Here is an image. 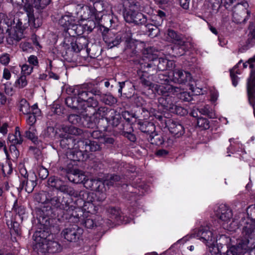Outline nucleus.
Segmentation results:
<instances>
[{
    "label": "nucleus",
    "instance_id": "1",
    "mask_svg": "<svg viewBox=\"0 0 255 255\" xmlns=\"http://www.w3.org/2000/svg\"><path fill=\"white\" fill-rule=\"evenodd\" d=\"M216 216L220 220L224 228L230 231H235L238 228V222L233 218L231 209L225 204H221L214 209Z\"/></svg>",
    "mask_w": 255,
    "mask_h": 255
},
{
    "label": "nucleus",
    "instance_id": "2",
    "mask_svg": "<svg viewBox=\"0 0 255 255\" xmlns=\"http://www.w3.org/2000/svg\"><path fill=\"white\" fill-rule=\"evenodd\" d=\"M125 13L124 18L128 23H134L136 24H143L146 22L144 15L139 12V5L131 0H127L124 2Z\"/></svg>",
    "mask_w": 255,
    "mask_h": 255
},
{
    "label": "nucleus",
    "instance_id": "3",
    "mask_svg": "<svg viewBox=\"0 0 255 255\" xmlns=\"http://www.w3.org/2000/svg\"><path fill=\"white\" fill-rule=\"evenodd\" d=\"M103 5V1H98L94 3V8H93L78 1H72L69 6V9L72 11L70 13L71 14H80V16L85 19L89 18L92 16L94 13L95 11L97 12L102 11L104 9Z\"/></svg>",
    "mask_w": 255,
    "mask_h": 255
},
{
    "label": "nucleus",
    "instance_id": "4",
    "mask_svg": "<svg viewBox=\"0 0 255 255\" xmlns=\"http://www.w3.org/2000/svg\"><path fill=\"white\" fill-rule=\"evenodd\" d=\"M166 38L174 45L173 50L177 56H181L188 50L190 43L186 40L181 34H178L172 29H169Z\"/></svg>",
    "mask_w": 255,
    "mask_h": 255
},
{
    "label": "nucleus",
    "instance_id": "5",
    "mask_svg": "<svg viewBox=\"0 0 255 255\" xmlns=\"http://www.w3.org/2000/svg\"><path fill=\"white\" fill-rule=\"evenodd\" d=\"M247 213L249 218H245V214L240 215L242 220L240 222V225L243 226L244 237L250 239L253 235L255 236V205L249 206L247 210Z\"/></svg>",
    "mask_w": 255,
    "mask_h": 255
},
{
    "label": "nucleus",
    "instance_id": "6",
    "mask_svg": "<svg viewBox=\"0 0 255 255\" xmlns=\"http://www.w3.org/2000/svg\"><path fill=\"white\" fill-rule=\"evenodd\" d=\"M255 249V236L253 235L250 239L244 238L238 242L236 246L232 247L224 255H239Z\"/></svg>",
    "mask_w": 255,
    "mask_h": 255
},
{
    "label": "nucleus",
    "instance_id": "7",
    "mask_svg": "<svg viewBox=\"0 0 255 255\" xmlns=\"http://www.w3.org/2000/svg\"><path fill=\"white\" fill-rule=\"evenodd\" d=\"M44 232H37L33 236V246L35 249L42 253L48 251L52 247L57 246V243L50 240V236H45Z\"/></svg>",
    "mask_w": 255,
    "mask_h": 255
},
{
    "label": "nucleus",
    "instance_id": "8",
    "mask_svg": "<svg viewBox=\"0 0 255 255\" xmlns=\"http://www.w3.org/2000/svg\"><path fill=\"white\" fill-rule=\"evenodd\" d=\"M77 196L73 197L79 198L84 202L83 209V211L84 212L83 213L82 215L83 219H81V220H84V214L85 212L88 214H95L96 212L95 206L93 203V202H95L94 194L93 193H89V192L85 190H77Z\"/></svg>",
    "mask_w": 255,
    "mask_h": 255
},
{
    "label": "nucleus",
    "instance_id": "9",
    "mask_svg": "<svg viewBox=\"0 0 255 255\" xmlns=\"http://www.w3.org/2000/svg\"><path fill=\"white\" fill-rule=\"evenodd\" d=\"M139 68L142 73L141 74H139L140 83L144 87L149 90L155 89L157 84L153 83V74L155 72L150 71L151 69L145 65L142 60L139 61Z\"/></svg>",
    "mask_w": 255,
    "mask_h": 255
},
{
    "label": "nucleus",
    "instance_id": "10",
    "mask_svg": "<svg viewBox=\"0 0 255 255\" xmlns=\"http://www.w3.org/2000/svg\"><path fill=\"white\" fill-rule=\"evenodd\" d=\"M47 184L52 188L71 197L77 196V190H75L73 187L65 184L64 181L57 177L53 176L49 178Z\"/></svg>",
    "mask_w": 255,
    "mask_h": 255
},
{
    "label": "nucleus",
    "instance_id": "11",
    "mask_svg": "<svg viewBox=\"0 0 255 255\" xmlns=\"http://www.w3.org/2000/svg\"><path fill=\"white\" fill-rule=\"evenodd\" d=\"M249 4L246 1L238 3L234 7L233 12L234 21L241 23L246 21L249 16Z\"/></svg>",
    "mask_w": 255,
    "mask_h": 255
},
{
    "label": "nucleus",
    "instance_id": "12",
    "mask_svg": "<svg viewBox=\"0 0 255 255\" xmlns=\"http://www.w3.org/2000/svg\"><path fill=\"white\" fill-rule=\"evenodd\" d=\"M159 104L164 110L176 113L177 114L184 115L186 111L182 107L174 105L173 98L171 95H167L158 98Z\"/></svg>",
    "mask_w": 255,
    "mask_h": 255
},
{
    "label": "nucleus",
    "instance_id": "13",
    "mask_svg": "<svg viewBox=\"0 0 255 255\" xmlns=\"http://www.w3.org/2000/svg\"><path fill=\"white\" fill-rule=\"evenodd\" d=\"M94 115L98 118H105L108 122H112L114 125L117 126L119 123V115L116 114L114 110H109L105 107L99 108L94 113Z\"/></svg>",
    "mask_w": 255,
    "mask_h": 255
},
{
    "label": "nucleus",
    "instance_id": "14",
    "mask_svg": "<svg viewBox=\"0 0 255 255\" xmlns=\"http://www.w3.org/2000/svg\"><path fill=\"white\" fill-rule=\"evenodd\" d=\"M197 236L209 247L214 246L217 242L216 237L209 227L201 228L197 233Z\"/></svg>",
    "mask_w": 255,
    "mask_h": 255
},
{
    "label": "nucleus",
    "instance_id": "15",
    "mask_svg": "<svg viewBox=\"0 0 255 255\" xmlns=\"http://www.w3.org/2000/svg\"><path fill=\"white\" fill-rule=\"evenodd\" d=\"M90 181L92 182L91 188L92 190H96L95 193H92L94 194L95 201L96 200L100 202L104 201L106 198V189L105 188L104 183L100 180L96 179L91 180Z\"/></svg>",
    "mask_w": 255,
    "mask_h": 255
},
{
    "label": "nucleus",
    "instance_id": "16",
    "mask_svg": "<svg viewBox=\"0 0 255 255\" xmlns=\"http://www.w3.org/2000/svg\"><path fill=\"white\" fill-rule=\"evenodd\" d=\"M77 147L80 152L88 153L99 150L100 145L96 141L88 139H80L77 142Z\"/></svg>",
    "mask_w": 255,
    "mask_h": 255
},
{
    "label": "nucleus",
    "instance_id": "17",
    "mask_svg": "<svg viewBox=\"0 0 255 255\" xmlns=\"http://www.w3.org/2000/svg\"><path fill=\"white\" fill-rule=\"evenodd\" d=\"M170 62L162 58H155L148 62H144L147 67L150 68V71L156 72L157 70L163 71L167 68V65Z\"/></svg>",
    "mask_w": 255,
    "mask_h": 255
},
{
    "label": "nucleus",
    "instance_id": "18",
    "mask_svg": "<svg viewBox=\"0 0 255 255\" xmlns=\"http://www.w3.org/2000/svg\"><path fill=\"white\" fill-rule=\"evenodd\" d=\"M169 132L176 138H179L185 133V129L183 126L178 122L173 120H168L166 122Z\"/></svg>",
    "mask_w": 255,
    "mask_h": 255
},
{
    "label": "nucleus",
    "instance_id": "19",
    "mask_svg": "<svg viewBox=\"0 0 255 255\" xmlns=\"http://www.w3.org/2000/svg\"><path fill=\"white\" fill-rule=\"evenodd\" d=\"M37 177L34 173L24 177L20 181V187L21 189L24 188L25 190L28 193H31L33 190L34 187L37 184Z\"/></svg>",
    "mask_w": 255,
    "mask_h": 255
},
{
    "label": "nucleus",
    "instance_id": "20",
    "mask_svg": "<svg viewBox=\"0 0 255 255\" xmlns=\"http://www.w3.org/2000/svg\"><path fill=\"white\" fill-rule=\"evenodd\" d=\"M27 0L28 1V2L25 4L24 9L27 13L29 25L32 26L34 28L38 27L41 25V22L40 19L38 18H35L34 16L33 7L34 6L33 4V0H31V3H30L29 0Z\"/></svg>",
    "mask_w": 255,
    "mask_h": 255
},
{
    "label": "nucleus",
    "instance_id": "21",
    "mask_svg": "<svg viewBox=\"0 0 255 255\" xmlns=\"http://www.w3.org/2000/svg\"><path fill=\"white\" fill-rule=\"evenodd\" d=\"M104 40L108 47L112 48L119 45L121 42L122 33L115 34L111 31H109L107 34L104 36Z\"/></svg>",
    "mask_w": 255,
    "mask_h": 255
},
{
    "label": "nucleus",
    "instance_id": "22",
    "mask_svg": "<svg viewBox=\"0 0 255 255\" xmlns=\"http://www.w3.org/2000/svg\"><path fill=\"white\" fill-rule=\"evenodd\" d=\"M191 79V74L188 72L181 69H175L173 72V81L174 82L185 84Z\"/></svg>",
    "mask_w": 255,
    "mask_h": 255
},
{
    "label": "nucleus",
    "instance_id": "23",
    "mask_svg": "<svg viewBox=\"0 0 255 255\" xmlns=\"http://www.w3.org/2000/svg\"><path fill=\"white\" fill-rule=\"evenodd\" d=\"M80 229L77 227L67 228L63 230L62 234L68 242H76L80 237Z\"/></svg>",
    "mask_w": 255,
    "mask_h": 255
},
{
    "label": "nucleus",
    "instance_id": "24",
    "mask_svg": "<svg viewBox=\"0 0 255 255\" xmlns=\"http://www.w3.org/2000/svg\"><path fill=\"white\" fill-rule=\"evenodd\" d=\"M155 90L158 93L161 94L162 96H166L167 95H171L179 92V88L174 87L168 84L161 83L159 85H156L155 87Z\"/></svg>",
    "mask_w": 255,
    "mask_h": 255
},
{
    "label": "nucleus",
    "instance_id": "25",
    "mask_svg": "<svg viewBox=\"0 0 255 255\" xmlns=\"http://www.w3.org/2000/svg\"><path fill=\"white\" fill-rule=\"evenodd\" d=\"M68 178L69 181L75 183H80L85 180V175L82 171L77 169H68Z\"/></svg>",
    "mask_w": 255,
    "mask_h": 255
},
{
    "label": "nucleus",
    "instance_id": "26",
    "mask_svg": "<svg viewBox=\"0 0 255 255\" xmlns=\"http://www.w3.org/2000/svg\"><path fill=\"white\" fill-rule=\"evenodd\" d=\"M76 19L70 13L62 16L59 20V24L64 28H68L70 26L73 27L77 25Z\"/></svg>",
    "mask_w": 255,
    "mask_h": 255
},
{
    "label": "nucleus",
    "instance_id": "27",
    "mask_svg": "<svg viewBox=\"0 0 255 255\" xmlns=\"http://www.w3.org/2000/svg\"><path fill=\"white\" fill-rule=\"evenodd\" d=\"M40 110L38 108L37 105L34 104L32 106V112L27 115L26 119V124L29 126V127H34V125L36 122V116L40 115Z\"/></svg>",
    "mask_w": 255,
    "mask_h": 255
},
{
    "label": "nucleus",
    "instance_id": "28",
    "mask_svg": "<svg viewBox=\"0 0 255 255\" xmlns=\"http://www.w3.org/2000/svg\"><path fill=\"white\" fill-rule=\"evenodd\" d=\"M74 96H78V101L87 102L90 98L89 92L84 90L82 88L77 87L72 91Z\"/></svg>",
    "mask_w": 255,
    "mask_h": 255
},
{
    "label": "nucleus",
    "instance_id": "29",
    "mask_svg": "<svg viewBox=\"0 0 255 255\" xmlns=\"http://www.w3.org/2000/svg\"><path fill=\"white\" fill-rule=\"evenodd\" d=\"M8 139L12 143V146L11 147L14 149H16L14 145L20 144L22 143L23 141L22 137L18 127L15 128L14 134H9L8 135Z\"/></svg>",
    "mask_w": 255,
    "mask_h": 255
},
{
    "label": "nucleus",
    "instance_id": "30",
    "mask_svg": "<svg viewBox=\"0 0 255 255\" xmlns=\"http://www.w3.org/2000/svg\"><path fill=\"white\" fill-rule=\"evenodd\" d=\"M85 40L83 39H78L76 40L75 42H71V46L72 50L75 52H79L81 50H85L86 47V44L83 43L82 44L81 41ZM87 51V49H86Z\"/></svg>",
    "mask_w": 255,
    "mask_h": 255
},
{
    "label": "nucleus",
    "instance_id": "31",
    "mask_svg": "<svg viewBox=\"0 0 255 255\" xmlns=\"http://www.w3.org/2000/svg\"><path fill=\"white\" fill-rule=\"evenodd\" d=\"M25 136L35 143L38 140L37 132L35 127H31L25 132Z\"/></svg>",
    "mask_w": 255,
    "mask_h": 255
},
{
    "label": "nucleus",
    "instance_id": "32",
    "mask_svg": "<svg viewBox=\"0 0 255 255\" xmlns=\"http://www.w3.org/2000/svg\"><path fill=\"white\" fill-rule=\"evenodd\" d=\"M19 109L20 111L24 115L29 114L32 112V107H30L28 102L23 99L19 102Z\"/></svg>",
    "mask_w": 255,
    "mask_h": 255
},
{
    "label": "nucleus",
    "instance_id": "33",
    "mask_svg": "<svg viewBox=\"0 0 255 255\" xmlns=\"http://www.w3.org/2000/svg\"><path fill=\"white\" fill-rule=\"evenodd\" d=\"M139 129L143 132L151 134L155 130V126L153 123L146 122L140 124Z\"/></svg>",
    "mask_w": 255,
    "mask_h": 255
},
{
    "label": "nucleus",
    "instance_id": "34",
    "mask_svg": "<svg viewBox=\"0 0 255 255\" xmlns=\"http://www.w3.org/2000/svg\"><path fill=\"white\" fill-rule=\"evenodd\" d=\"M100 100L106 105L112 106L117 102V100L110 94H103Z\"/></svg>",
    "mask_w": 255,
    "mask_h": 255
},
{
    "label": "nucleus",
    "instance_id": "35",
    "mask_svg": "<svg viewBox=\"0 0 255 255\" xmlns=\"http://www.w3.org/2000/svg\"><path fill=\"white\" fill-rule=\"evenodd\" d=\"M28 84L26 76L25 75H21L14 82L15 87L18 89H22L25 87Z\"/></svg>",
    "mask_w": 255,
    "mask_h": 255
},
{
    "label": "nucleus",
    "instance_id": "36",
    "mask_svg": "<svg viewBox=\"0 0 255 255\" xmlns=\"http://www.w3.org/2000/svg\"><path fill=\"white\" fill-rule=\"evenodd\" d=\"M122 33V39L125 40L126 42H129L131 39L132 33L129 27H125L123 30L118 33Z\"/></svg>",
    "mask_w": 255,
    "mask_h": 255
},
{
    "label": "nucleus",
    "instance_id": "37",
    "mask_svg": "<svg viewBox=\"0 0 255 255\" xmlns=\"http://www.w3.org/2000/svg\"><path fill=\"white\" fill-rule=\"evenodd\" d=\"M197 124L199 128L203 129H208L210 127L208 120L203 118H199Z\"/></svg>",
    "mask_w": 255,
    "mask_h": 255
},
{
    "label": "nucleus",
    "instance_id": "38",
    "mask_svg": "<svg viewBox=\"0 0 255 255\" xmlns=\"http://www.w3.org/2000/svg\"><path fill=\"white\" fill-rule=\"evenodd\" d=\"M241 62V61H240L233 69L230 70V75L232 80V83L234 86H236L238 84L237 76L235 74V73L239 74L236 69L238 67V66Z\"/></svg>",
    "mask_w": 255,
    "mask_h": 255
},
{
    "label": "nucleus",
    "instance_id": "39",
    "mask_svg": "<svg viewBox=\"0 0 255 255\" xmlns=\"http://www.w3.org/2000/svg\"><path fill=\"white\" fill-rule=\"evenodd\" d=\"M21 74L25 75V76L31 74L33 70V67L26 64H23L21 66Z\"/></svg>",
    "mask_w": 255,
    "mask_h": 255
},
{
    "label": "nucleus",
    "instance_id": "40",
    "mask_svg": "<svg viewBox=\"0 0 255 255\" xmlns=\"http://www.w3.org/2000/svg\"><path fill=\"white\" fill-rule=\"evenodd\" d=\"M68 121L73 125L79 124L81 121V117L77 115L71 114L68 117Z\"/></svg>",
    "mask_w": 255,
    "mask_h": 255
},
{
    "label": "nucleus",
    "instance_id": "41",
    "mask_svg": "<svg viewBox=\"0 0 255 255\" xmlns=\"http://www.w3.org/2000/svg\"><path fill=\"white\" fill-rule=\"evenodd\" d=\"M120 177L117 175H114L110 177V180H106L103 183L104 185H106L108 186L113 185L115 182H117L120 180Z\"/></svg>",
    "mask_w": 255,
    "mask_h": 255
},
{
    "label": "nucleus",
    "instance_id": "42",
    "mask_svg": "<svg viewBox=\"0 0 255 255\" xmlns=\"http://www.w3.org/2000/svg\"><path fill=\"white\" fill-rule=\"evenodd\" d=\"M146 27L148 29V31L149 32V35L150 36L154 37L158 34V30L156 26L151 24H148L146 25Z\"/></svg>",
    "mask_w": 255,
    "mask_h": 255
},
{
    "label": "nucleus",
    "instance_id": "43",
    "mask_svg": "<svg viewBox=\"0 0 255 255\" xmlns=\"http://www.w3.org/2000/svg\"><path fill=\"white\" fill-rule=\"evenodd\" d=\"M165 16V13L161 11L158 10L157 12V14L155 16V20L157 21V24L158 25H160L163 21V19Z\"/></svg>",
    "mask_w": 255,
    "mask_h": 255
},
{
    "label": "nucleus",
    "instance_id": "44",
    "mask_svg": "<svg viewBox=\"0 0 255 255\" xmlns=\"http://www.w3.org/2000/svg\"><path fill=\"white\" fill-rule=\"evenodd\" d=\"M198 110L201 114L206 115L210 118L212 117V113L211 112V109L209 106L206 105L204 107L199 109Z\"/></svg>",
    "mask_w": 255,
    "mask_h": 255
},
{
    "label": "nucleus",
    "instance_id": "45",
    "mask_svg": "<svg viewBox=\"0 0 255 255\" xmlns=\"http://www.w3.org/2000/svg\"><path fill=\"white\" fill-rule=\"evenodd\" d=\"M10 60V56L7 53H4L0 56V63L4 66H7Z\"/></svg>",
    "mask_w": 255,
    "mask_h": 255
},
{
    "label": "nucleus",
    "instance_id": "46",
    "mask_svg": "<svg viewBox=\"0 0 255 255\" xmlns=\"http://www.w3.org/2000/svg\"><path fill=\"white\" fill-rule=\"evenodd\" d=\"M38 174L40 178L45 179L48 175V171L43 167H40L38 169Z\"/></svg>",
    "mask_w": 255,
    "mask_h": 255
},
{
    "label": "nucleus",
    "instance_id": "47",
    "mask_svg": "<svg viewBox=\"0 0 255 255\" xmlns=\"http://www.w3.org/2000/svg\"><path fill=\"white\" fill-rule=\"evenodd\" d=\"M179 98L184 101H189L191 99L189 93L186 92H181L179 94Z\"/></svg>",
    "mask_w": 255,
    "mask_h": 255
},
{
    "label": "nucleus",
    "instance_id": "48",
    "mask_svg": "<svg viewBox=\"0 0 255 255\" xmlns=\"http://www.w3.org/2000/svg\"><path fill=\"white\" fill-rule=\"evenodd\" d=\"M88 106L92 107L93 108L97 107L98 105V102L97 100H95L93 98V97L90 96V98L88 101L86 102Z\"/></svg>",
    "mask_w": 255,
    "mask_h": 255
},
{
    "label": "nucleus",
    "instance_id": "49",
    "mask_svg": "<svg viewBox=\"0 0 255 255\" xmlns=\"http://www.w3.org/2000/svg\"><path fill=\"white\" fill-rule=\"evenodd\" d=\"M50 202H51V204L52 205H53V206H54L56 208H62L61 207L60 199L57 197H54L52 198L51 199Z\"/></svg>",
    "mask_w": 255,
    "mask_h": 255
},
{
    "label": "nucleus",
    "instance_id": "50",
    "mask_svg": "<svg viewBox=\"0 0 255 255\" xmlns=\"http://www.w3.org/2000/svg\"><path fill=\"white\" fill-rule=\"evenodd\" d=\"M86 216V219L84 220V224L86 227L87 228H92L94 226V221L92 219L90 218H88V215Z\"/></svg>",
    "mask_w": 255,
    "mask_h": 255
},
{
    "label": "nucleus",
    "instance_id": "51",
    "mask_svg": "<svg viewBox=\"0 0 255 255\" xmlns=\"http://www.w3.org/2000/svg\"><path fill=\"white\" fill-rule=\"evenodd\" d=\"M114 141L115 140L114 138L110 137L105 136L102 138V140L101 141V142L107 145H109L113 144L114 143Z\"/></svg>",
    "mask_w": 255,
    "mask_h": 255
},
{
    "label": "nucleus",
    "instance_id": "52",
    "mask_svg": "<svg viewBox=\"0 0 255 255\" xmlns=\"http://www.w3.org/2000/svg\"><path fill=\"white\" fill-rule=\"evenodd\" d=\"M90 135L95 139H100L102 140V133L99 130H94L92 132H90Z\"/></svg>",
    "mask_w": 255,
    "mask_h": 255
},
{
    "label": "nucleus",
    "instance_id": "53",
    "mask_svg": "<svg viewBox=\"0 0 255 255\" xmlns=\"http://www.w3.org/2000/svg\"><path fill=\"white\" fill-rule=\"evenodd\" d=\"M28 62L29 64L37 66L38 64V61L37 57L34 55H31L28 58Z\"/></svg>",
    "mask_w": 255,
    "mask_h": 255
},
{
    "label": "nucleus",
    "instance_id": "54",
    "mask_svg": "<svg viewBox=\"0 0 255 255\" xmlns=\"http://www.w3.org/2000/svg\"><path fill=\"white\" fill-rule=\"evenodd\" d=\"M108 211L112 215V218H116L119 214V211L114 207L109 208Z\"/></svg>",
    "mask_w": 255,
    "mask_h": 255
},
{
    "label": "nucleus",
    "instance_id": "55",
    "mask_svg": "<svg viewBox=\"0 0 255 255\" xmlns=\"http://www.w3.org/2000/svg\"><path fill=\"white\" fill-rule=\"evenodd\" d=\"M11 76V75L9 70L4 68L3 70L2 78L6 80H8L10 79Z\"/></svg>",
    "mask_w": 255,
    "mask_h": 255
},
{
    "label": "nucleus",
    "instance_id": "56",
    "mask_svg": "<svg viewBox=\"0 0 255 255\" xmlns=\"http://www.w3.org/2000/svg\"><path fill=\"white\" fill-rule=\"evenodd\" d=\"M154 1L160 7L163 8L168 4L169 0H154Z\"/></svg>",
    "mask_w": 255,
    "mask_h": 255
},
{
    "label": "nucleus",
    "instance_id": "57",
    "mask_svg": "<svg viewBox=\"0 0 255 255\" xmlns=\"http://www.w3.org/2000/svg\"><path fill=\"white\" fill-rule=\"evenodd\" d=\"M254 83L253 82L251 81V79L249 80L248 82V94L250 95V96L253 94L254 92Z\"/></svg>",
    "mask_w": 255,
    "mask_h": 255
},
{
    "label": "nucleus",
    "instance_id": "58",
    "mask_svg": "<svg viewBox=\"0 0 255 255\" xmlns=\"http://www.w3.org/2000/svg\"><path fill=\"white\" fill-rule=\"evenodd\" d=\"M235 0H221V3L226 8H228L233 3Z\"/></svg>",
    "mask_w": 255,
    "mask_h": 255
},
{
    "label": "nucleus",
    "instance_id": "59",
    "mask_svg": "<svg viewBox=\"0 0 255 255\" xmlns=\"http://www.w3.org/2000/svg\"><path fill=\"white\" fill-rule=\"evenodd\" d=\"M69 133L73 134H79L81 133V130L77 128L71 127L69 128Z\"/></svg>",
    "mask_w": 255,
    "mask_h": 255
},
{
    "label": "nucleus",
    "instance_id": "60",
    "mask_svg": "<svg viewBox=\"0 0 255 255\" xmlns=\"http://www.w3.org/2000/svg\"><path fill=\"white\" fill-rule=\"evenodd\" d=\"M180 5L185 9L189 8L190 0H179Z\"/></svg>",
    "mask_w": 255,
    "mask_h": 255
},
{
    "label": "nucleus",
    "instance_id": "61",
    "mask_svg": "<svg viewBox=\"0 0 255 255\" xmlns=\"http://www.w3.org/2000/svg\"><path fill=\"white\" fill-rule=\"evenodd\" d=\"M7 225L9 226V225L8 223ZM10 226V227H9L10 229H13V230L14 231L15 233H17L18 232L19 225L17 222L12 223V222H11Z\"/></svg>",
    "mask_w": 255,
    "mask_h": 255
},
{
    "label": "nucleus",
    "instance_id": "62",
    "mask_svg": "<svg viewBox=\"0 0 255 255\" xmlns=\"http://www.w3.org/2000/svg\"><path fill=\"white\" fill-rule=\"evenodd\" d=\"M125 136L127 137L130 141H135L136 140L135 136L131 133L126 132L125 133Z\"/></svg>",
    "mask_w": 255,
    "mask_h": 255
},
{
    "label": "nucleus",
    "instance_id": "63",
    "mask_svg": "<svg viewBox=\"0 0 255 255\" xmlns=\"http://www.w3.org/2000/svg\"><path fill=\"white\" fill-rule=\"evenodd\" d=\"M21 177H20V181L22 179H24V177H26L27 176H29L27 173V171L24 168H21L19 170Z\"/></svg>",
    "mask_w": 255,
    "mask_h": 255
},
{
    "label": "nucleus",
    "instance_id": "64",
    "mask_svg": "<svg viewBox=\"0 0 255 255\" xmlns=\"http://www.w3.org/2000/svg\"><path fill=\"white\" fill-rule=\"evenodd\" d=\"M90 95H95L100 96V99H101V96L103 95L101 94V92L97 89H93L91 91L89 92Z\"/></svg>",
    "mask_w": 255,
    "mask_h": 255
}]
</instances>
